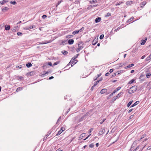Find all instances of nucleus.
I'll return each instance as SVG.
<instances>
[{
    "label": "nucleus",
    "instance_id": "obj_20",
    "mask_svg": "<svg viewBox=\"0 0 151 151\" xmlns=\"http://www.w3.org/2000/svg\"><path fill=\"white\" fill-rule=\"evenodd\" d=\"M23 88V87H18L17 88L16 90V91L18 92L19 91H21L22 90Z\"/></svg>",
    "mask_w": 151,
    "mask_h": 151
},
{
    "label": "nucleus",
    "instance_id": "obj_55",
    "mask_svg": "<svg viewBox=\"0 0 151 151\" xmlns=\"http://www.w3.org/2000/svg\"><path fill=\"white\" fill-rule=\"evenodd\" d=\"M113 69H110V70H109V72L110 73H111L112 72H113Z\"/></svg>",
    "mask_w": 151,
    "mask_h": 151
},
{
    "label": "nucleus",
    "instance_id": "obj_29",
    "mask_svg": "<svg viewBox=\"0 0 151 151\" xmlns=\"http://www.w3.org/2000/svg\"><path fill=\"white\" fill-rule=\"evenodd\" d=\"M17 34L18 36H22V33L21 32H18L17 33Z\"/></svg>",
    "mask_w": 151,
    "mask_h": 151
},
{
    "label": "nucleus",
    "instance_id": "obj_26",
    "mask_svg": "<svg viewBox=\"0 0 151 151\" xmlns=\"http://www.w3.org/2000/svg\"><path fill=\"white\" fill-rule=\"evenodd\" d=\"M89 2H90V3L91 4H92L93 3H97V1L96 0H92L91 1H90Z\"/></svg>",
    "mask_w": 151,
    "mask_h": 151
},
{
    "label": "nucleus",
    "instance_id": "obj_10",
    "mask_svg": "<svg viewBox=\"0 0 151 151\" xmlns=\"http://www.w3.org/2000/svg\"><path fill=\"white\" fill-rule=\"evenodd\" d=\"M101 20V17H98L96 18L95 19V22L96 23H98Z\"/></svg>",
    "mask_w": 151,
    "mask_h": 151
},
{
    "label": "nucleus",
    "instance_id": "obj_5",
    "mask_svg": "<svg viewBox=\"0 0 151 151\" xmlns=\"http://www.w3.org/2000/svg\"><path fill=\"white\" fill-rule=\"evenodd\" d=\"M122 92L119 93L116 96H114V101H115L117 98L119 97L122 94Z\"/></svg>",
    "mask_w": 151,
    "mask_h": 151
},
{
    "label": "nucleus",
    "instance_id": "obj_50",
    "mask_svg": "<svg viewBox=\"0 0 151 151\" xmlns=\"http://www.w3.org/2000/svg\"><path fill=\"white\" fill-rule=\"evenodd\" d=\"M106 120V119H103L102 121H101V122H100V124H102L105 121V120Z\"/></svg>",
    "mask_w": 151,
    "mask_h": 151
},
{
    "label": "nucleus",
    "instance_id": "obj_16",
    "mask_svg": "<svg viewBox=\"0 0 151 151\" xmlns=\"http://www.w3.org/2000/svg\"><path fill=\"white\" fill-rule=\"evenodd\" d=\"M78 62V60H72V65L71 67L73 66V65L75 64H76Z\"/></svg>",
    "mask_w": 151,
    "mask_h": 151
},
{
    "label": "nucleus",
    "instance_id": "obj_27",
    "mask_svg": "<svg viewBox=\"0 0 151 151\" xmlns=\"http://www.w3.org/2000/svg\"><path fill=\"white\" fill-rule=\"evenodd\" d=\"M8 8H7V7H4V8L2 9V11L4 12H5L6 11H7L8 10Z\"/></svg>",
    "mask_w": 151,
    "mask_h": 151
},
{
    "label": "nucleus",
    "instance_id": "obj_4",
    "mask_svg": "<svg viewBox=\"0 0 151 151\" xmlns=\"http://www.w3.org/2000/svg\"><path fill=\"white\" fill-rule=\"evenodd\" d=\"M124 72L123 70H120L119 71L116 72V73H114L112 75L111 77H114L116 75H119L121 73H123Z\"/></svg>",
    "mask_w": 151,
    "mask_h": 151
},
{
    "label": "nucleus",
    "instance_id": "obj_34",
    "mask_svg": "<svg viewBox=\"0 0 151 151\" xmlns=\"http://www.w3.org/2000/svg\"><path fill=\"white\" fill-rule=\"evenodd\" d=\"M62 53L64 55H66L68 53V52L66 51H63L62 52Z\"/></svg>",
    "mask_w": 151,
    "mask_h": 151
},
{
    "label": "nucleus",
    "instance_id": "obj_24",
    "mask_svg": "<svg viewBox=\"0 0 151 151\" xmlns=\"http://www.w3.org/2000/svg\"><path fill=\"white\" fill-rule=\"evenodd\" d=\"M79 55V54H77L74 56L72 59L71 60H75V59L77 58L78 55Z\"/></svg>",
    "mask_w": 151,
    "mask_h": 151
},
{
    "label": "nucleus",
    "instance_id": "obj_25",
    "mask_svg": "<svg viewBox=\"0 0 151 151\" xmlns=\"http://www.w3.org/2000/svg\"><path fill=\"white\" fill-rule=\"evenodd\" d=\"M134 19V17H131V18H130L129 19H128L127 21V22H130L132 20H133V19Z\"/></svg>",
    "mask_w": 151,
    "mask_h": 151
},
{
    "label": "nucleus",
    "instance_id": "obj_13",
    "mask_svg": "<svg viewBox=\"0 0 151 151\" xmlns=\"http://www.w3.org/2000/svg\"><path fill=\"white\" fill-rule=\"evenodd\" d=\"M107 91V89L106 88H104L102 89L101 91V94H104Z\"/></svg>",
    "mask_w": 151,
    "mask_h": 151
},
{
    "label": "nucleus",
    "instance_id": "obj_49",
    "mask_svg": "<svg viewBox=\"0 0 151 151\" xmlns=\"http://www.w3.org/2000/svg\"><path fill=\"white\" fill-rule=\"evenodd\" d=\"M123 2H120L119 3L116 4L115 5L116 6H117L118 5H120L121 3H122Z\"/></svg>",
    "mask_w": 151,
    "mask_h": 151
},
{
    "label": "nucleus",
    "instance_id": "obj_39",
    "mask_svg": "<svg viewBox=\"0 0 151 151\" xmlns=\"http://www.w3.org/2000/svg\"><path fill=\"white\" fill-rule=\"evenodd\" d=\"M84 27H82L81 29H80L79 30H78L79 31V32H81L83 31L84 30Z\"/></svg>",
    "mask_w": 151,
    "mask_h": 151
},
{
    "label": "nucleus",
    "instance_id": "obj_43",
    "mask_svg": "<svg viewBox=\"0 0 151 151\" xmlns=\"http://www.w3.org/2000/svg\"><path fill=\"white\" fill-rule=\"evenodd\" d=\"M96 86V84L95 85H93V86H92V87L91 88V91H92L94 87H95Z\"/></svg>",
    "mask_w": 151,
    "mask_h": 151
},
{
    "label": "nucleus",
    "instance_id": "obj_11",
    "mask_svg": "<svg viewBox=\"0 0 151 151\" xmlns=\"http://www.w3.org/2000/svg\"><path fill=\"white\" fill-rule=\"evenodd\" d=\"M74 41L73 39H70L68 40V42L69 45H72L74 43Z\"/></svg>",
    "mask_w": 151,
    "mask_h": 151
},
{
    "label": "nucleus",
    "instance_id": "obj_44",
    "mask_svg": "<svg viewBox=\"0 0 151 151\" xmlns=\"http://www.w3.org/2000/svg\"><path fill=\"white\" fill-rule=\"evenodd\" d=\"M93 128H91L90 129V130L88 131V133H91V132L93 130Z\"/></svg>",
    "mask_w": 151,
    "mask_h": 151
},
{
    "label": "nucleus",
    "instance_id": "obj_33",
    "mask_svg": "<svg viewBox=\"0 0 151 151\" xmlns=\"http://www.w3.org/2000/svg\"><path fill=\"white\" fill-rule=\"evenodd\" d=\"M134 81L135 80L134 79H132L129 81V83L130 84H132L133 83H134Z\"/></svg>",
    "mask_w": 151,
    "mask_h": 151
},
{
    "label": "nucleus",
    "instance_id": "obj_9",
    "mask_svg": "<svg viewBox=\"0 0 151 151\" xmlns=\"http://www.w3.org/2000/svg\"><path fill=\"white\" fill-rule=\"evenodd\" d=\"M105 130L104 128H101L99 132V134L100 135H101L103 134H104L105 132Z\"/></svg>",
    "mask_w": 151,
    "mask_h": 151
},
{
    "label": "nucleus",
    "instance_id": "obj_58",
    "mask_svg": "<svg viewBox=\"0 0 151 151\" xmlns=\"http://www.w3.org/2000/svg\"><path fill=\"white\" fill-rule=\"evenodd\" d=\"M111 15V14L109 13H108L107 15V16H110Z\"/></svg>",
    "mask_w": 151,
    "mask_h": 151
},
{
    "label": "nucleus",
    "instance_id": "obj_51",
    "mask_svg": "<svg viewBox=\"0 0 151 151\" xmlns=\"http://www.w3.org/2000/svg\"><path fill=\"white\" fill-rule=\"evenodd\" d=\"M133 110V109H129L128 111V113H130V112H131L132 110Z\"/></svg>",
    "mask_w": 151,
    "mask_h": 151
},
{
    "label": "nucleus",
    "instance_id": "obj_3",
    "mask_svg": "<svg viewBox=\"0 0 151 151\" xmlns=\"http://www.w3.org/2000/svg\"><path fill=\"white\" fill-rule=\"evenodd\" d=\"M65 130V128L63 127H62L61 128L60 130L56 134V136H58L60 135L63 131Z\"/></svg>",
    "mask_w": 151,
    "mask_h": 151
},
{
    "label": "nucleus",
    "instance_id": "obj_56",
    "mask_svg": "<svg viewBox=\"0 0 151 151\" xmlns=\"http://www.w3.org/2000/svg\"><path fill=\"white\" fill-rule=\"evenodd\" d=\"M109 74H110V73H109V72L107 73H106L105 76H108L109 75Z\"/></svg>",
    "mask_w": 151,
    "mask_h": 151
},
{
    "label": "nucleus",
    "instance_id": "obj_37",
    "mask_svg": "<svg viewBox=\"0 0 151 151\" xmlns=\"http://www.w3.org/2000/svg\"><path fill=\"white\" fill-rule=\"evenodd\" d=\"M18 27L17 26L14 27V28L13 29L12 31H16L17 28Z\"/></svg>",
    "mask_w": 151,
    "mask_h": 151
},
{
    "label": "nucleus",
    "instance_id": "obj_22",
    "mask_svg": "<svg viewBox=\"0 0 151 151\" xmlns=\"http://www.w3.org/2000/svg\"><path fill=\"white\" fill-rule=\"evenodd\" d=\"M79 31L78 30H75L73 32L72 34L75 35L79 33Z\"/></svg>",
    "mask_w": 151,
    "mask_h": 151
},
{
    "label": "nucleus",
    "instance_id": "obj_18",
    "mask_svg": "<svg viewBox=\"0 0 151 151\" xmlns=\"http://www.w3.org/2000/svg\"><path fill=\"white\" fill-rule=\"evenodd\" d=\"M26 66L28 68H29L31 67L32 65L30 63H28L26 64Z\"/></svg>",
    "mask_w": 151,
    "mask_h": 151
},
{
    "label": "nucleus",
    "instance_id": "obj_52",
    "mask_svg": "<svg viewBox=\"0 0 151 151\" xmlns=\"http://www.w3.org/2000/svg\"><path fill=\"white\" fill-rule=\"evenodd\" d=\"M76 50L77 52H79L80 50L78 48L76 49Z\"/></svg>",
    "mask_w": 151,
    "mask_h": 151
},
{
    "label": "nucleus",
    "instance_id": "obj_31",
    "mask_svg": "<svg viewBox=\"0 0 151 151\" xmlns=\"http://www.w3.org/2000/svg\"><path fill=\"white\" fill-rule=\"evenodd\" d=\"M78 48L80 50H81L83 48V47H82V46H81L80 44H78Z\"/></svg>",
    "mask_w": 151,
    "mask_h": 151
},
{
    "label": "nucleus",
    "instance_id": "obj_12",
    "mask_svg": "<svg viewBox=\"0 0 151 151\" xmlns=\"http://www.w3.org/2000/svg\"><path fill=\"white\" fill-rule=\"evenodd\" d=\"M146 2L145 1H143L140 4V6L142 8L146 4Z\"/></svg>",
    "mask_w": 151,
    "mask_h": 151
},
{
    "label": "nucleus",
    "instance_id": "obj_42",
    "mask_svg": "<svg viewBox=\"0 0 151 151\" xmlns=\"http://www.w3.org/2000/svg\"><path fill=\"white\" fill-rule=\"evenodd\" d=\"M93 146H94V145L93 143L91 144H90L89 145V147L90 148H93Z\"/></svg>",
    "mask_w": 151,
    "mask_h": 151
},
{
    "label": "nucleus",
    "instance_id": "obj_2",
    "mask_svg": "<svg viewBox=\"0 0 151 151\" xmlns=\"http://www.w3.org/2000/svg\"><path fill=\"white\" fill-rule=\"evenodd\" d=\"M67 44V40H62L60 41V44L61 45H64Z\"/></svg>",
    "mask_w": 151,
    "mask_h": 151
},
{
    "label": "nucleus",
    "instance_id": "obj_1",
    "mask_svg": "<svg viewBox=\"0 0 151 151\" xmlns=\"http://www.w3.org/2000/svg\"><path fill=\"white\" fill-rule=\"evenodd\" d=\"M137 86H134L131 87L128 90V92L129 94L134 93L137 90Z\"/></svg>",
    "mask_w": 151,
    "mask_h": 151
},
{
    "label": "nucleus",
    "instance_id": "obj_54",
    "mask_svg": "<svg viewBox=\"0 0 151 151\" xmlns=\"http://www.w3.org/2000/svg\"><path fill=\"white\" fill-rule=\"evenodd\" d=\"M98 78V77H97V76H95L94 78H93V79H94V81L96 80Z\"/></svg>",
    "mask_w": 151,
    "mask_h": 151
},
{
    "label": "nucleus",
    "instance_id": "obj_47",
    "mask_svg": "<svg viewBox=\"0 0 151 151\" xmlns=\"http://www.w3.org/2000/svg\"><path fill=\"white\" fill-rule=\"evenodd\" d=\"M62 1H59L58 2V3L56 5V7H57V6L59 5L61 2Z\"/></svg>",
    "mask_w": 151,
    "mask_h": 151
},
{
    "label": "nucleus",
    "instance_id": "obj_46",
    "mask_svg": "<svg viewBox=\"0 0 151 151\" xmlns=\"http://www.w3.org/2000/svg\"><path fill=\"white\" fill-rule=\"evenodd\" d=\"M23 79V77L21 76H19V80H21Z\"/></svg>",
    "mask_w": 151,
    "mask_h": 151
},
{
    "label": "nucleus",
    "instance_id": "obj_35",
    "mask_svg": "<svg viewBox=\"0 0 151 151\" xmlns=\"http://www.w3.org/2000/svg\"><path fill=\"white\" fill-rule=\"evenodd\" d=\"M60 62L59 61H57L56 62H55V63H54V64H53V66H55V65H57V64H59V63H60Z\"/></svg>",
    "mask_w": 151,
    "mask_h": 151
},
{
    "label": "nucleus",
    "instance_id": "obj_32",
    "mask_svg": "<svg viewBox=\"0 0 151 151\" xmlns=\"http://www.w3.org/2000/svg\"><path fill=\"white\" fill-rule=\"evenodd\" d=\"M133 102V101H130L127 104V106L128 107H129L132 104V102Z\"/></svg>",
    "mask_w": 151,
    "mask_h": 151
},
{
    "label": "nucleus",
    "instance_id": "obj_14",
    "mask_svg": "<svg viewBox=\"0 0 151 151\" xmlns=\"http://www.w3.org/2000/svg\"><path fill=\"white\" fill-rule=\"evenodd\" d=\"M50 42L49 41H46V42H41L39 43V44H37V45H40V44H45L48 43Z\"/></svg>",
    "mask_w": 151,
    "mask_h": 151
},
{
    "label": "nucleus",
    "instance_id": "obj_45",
    "mask_svg": "<svg viewBox=\"0 0 151 151\" xmlns=\"http://www.w3.org/2000/svg\"><path fill=\"white\" fill-rule=\"evenodd\" d=\"M72 60H71L69 62V63H68V64L66 66V67H67L70 64L72 65Z\"/></svg>",
    "mask_w": 151,
    "mask_h": 151
},
{
    "label": "nucleus",
    "instance_id": "obj_60",
    "mask_svg": "<svg viewBox=\"0 0 151 151\" xmlns=\"http://www.w3.org/2000/svg\"><path fill=\"white\" fill-rule=\"evenodd\" d=\"M99 81H96V83L95 84H94V85H95L96 84V85L97 84L99 83Z\"/></svg>",
    "mask_w": 151,
    "mask_h": 151
},
{
    "label": "nucleus",
    "instance_id": "obj_63",
    "mask_svg": "<svg viewBox=\"0 0 151 151\" xmlns=\"http://www.w3.org/2000/svg\"><path fill=\"white\" fill-rule=\"evenodd\" d=\"M94 41H93V43H92L93 45H95L96 44V42H94Z\"/></svg>",
    "mask_w": 151,
    "mask_h": 151
},
{
    "label": "nucleus",
    "instance_id": "obj_30",
    "mask_svg": "<svg viewBox=\"0 0 151 151\" xmlns=\"http://www.w3.org/2000/svg\"><path fill=\"white\" fill-rule=\"evenodd\" d=\"M73 37L72 35H68L66 36V37L67 38H70L72 37Z\"/></svg>",
    "mask_w": 151,
    "mask_h": 151
},
{
    "label": "nucleus",
    "instance_id": "obj_28",
    "mask_svg": "<svg viewBox=\"0 0 151 151\" xmlns=\"http://www.w3.org/2000/svg\"><path fill=\"white\" fill-rule=\"evenodd\" d=\"M10 29V26L9 25H8L7 27L6 26L5 27V29L6 30H8Z\"/></svg>",
    "mask_w": 151,
    "mask_h": 151
},
{
    "label": "nucleus",
    "instance_id": "obj_40",
    "mask_svg": "<svg viewBox=\"0 0 151 151\" xmlns=\"http://www.w3.org/2000/svg\"><path fill=\"white\" fill-rule=\"evenodd\" d=\"M104 35L102 34V35H101L100 36V39L101 40L102 39H103V38H104Z\"/></svg>",
    "mask_w": 151,
    "mask_h": 151
},
{
    "label": "nucleus",
    "instance_id": "obj_23",
    "mask_svg": "<svg viewBox=\"0 0 151 151\" xmlns=\"http://www.w3.org/2000/svg\"><path fill=\"white\" fill-rule=\"evenodd\" d=\"M35 74V72L32 71L30 72L29 73H28V74L29 76H32L34 75V74Z\"/></svg>",
    "mask_w": 151,
    "mask_h": 151
},
{
    "label": "nucleus",
    "instance_id": "obj_41",
    "mask_svg": "<svg viewBox=\"0 0 151 151\" xmlns=\"http://www.w3.org/2000/svg\"><path fill=\"white\" fill-rule=\"evenodd\" d=\"M121 88V87H118L115 90L117 92L119 90H120Z\"/></svg>",
    "mask_w": 151,
    "mask_h": 151
},
{
    "label": "nucleus",
    "instance_id": "obj_38",
    "mask_svg": "<svg viewBox=\"0 0 151 151\" xmlns=\"http://www.w3.org/2000/svg\"><path fill=\"white\" fill-rule=\"evenodd\" d=\"M10 3L11 4H14V5H15L17 4V2L15 1H11Z\"/></svg>",
    "mask_w": 151,
    "mask_h": 151
},
{
    "label": "nucleus",
    "instance_id": "obj_8",
    "mask_svg": "<svg viewBox=\"0 0 151 151\" xmlns=\"http://www.w3.org/2000/svg\"><path fill=\"white\" fill-rule=\"evenodd\" d=\"M147 40V37L145 38V40H141L140 44L141 45H143L145 44L146 42V41Z\"/></svg>",
    "mask_w": 151,
    "mask_h": 151
},
{
    "label": "nucleus",
    "instance_id": "obj_53",
    "mask_svg": "<svg viewBox=\"0 0 151 151\" xmlns=\"http://www.w3.org/2000/svg\"><path fill=\"white\" fill-rule=\"evenodd\" d=\"M48 136H49V134H47L45 136V137H44V139H46V138L48 137Z\"/></svg>",
    "mask_w": 151,
    "mask_h": 151
},
{
    "label": "nucleus",
    "instance_id": "obj_6",
    "mask_svg": "<svg viewBox=\"0 0 151 151\" xmlns=\"http://www.w3.org/2000/svg\"><path fill=\"white\" fill-rule=\"evenodd\" d=\"M47 65L52 66V63L50 62H48L47 63H45L43 66V68H45Z\"/></svg>",
    "mask_w": 151,
    "mask_h": 151
},
{
    "label": "nucleus",
    "instance_id": "obj_61",
    "mask_svg": "<svg viewBox=\"0 0 151 151\" xmlns=\"http://www.w3.org/2000/svg\"><path fill=\"white\" fill-rule=\"evenodd\" d=\"M101 73L98 74L97 75V77L99 78V77H100L101 76Z\"/></svg>",
    "mask_w": 151,
    "mask_h": 151
},
{
    "label": "nucleus",
    "instance_id": "obj_21",
    "mask_svg": "<svg viewBox=\"0 0 151 151\" xmlns=\"http://www.w3.org/2000/svg\"><path fill=\"white\" fill-rule=\"evenodd\" d=\"M85 135L86 134L85 133H83L80 136V138L81 139H82L83 137L85 136Z\"/></svg>",
    "mask_w": 151,
    "mask_h": 151
},
{
    "label": "nucleus",
    "instance_id": "obj_62",
    "mask_svg": "<svg viewBox=\"0 0 151 151\" xmlns=\"http://www.w3.org/2000/svg\"><path fill=\"white\" fill-rule=\"evenodd\" d=\"M84 116H83L82 117L81 119V120L82 121V120H83V119H84Z\"/></svg>",
    "mask_w": 151,
    "mask_h": 151
},
{
    "label": "nucleus",
    "instance_id": "obj_59",
    "mask_svg": "<svg viewBox=\"0 0 151 151\" xmlns=\"http://www.w3.org/2000/svg\"><path fill=\"white\" fill-rule=\"evenodd\" d=\"M53 78H54V77L53 76H52L51 77H50L49 78V80H51V79H53Z\"/></svg>",
    "mask_w": 151,
    "mask_h": 151
},
{
    "label": "nucleus",
    "instance_id": "obj_57",
    "mask_svg": "<svg viewBox=\"0 0 151 151\" xmlns=\"http://www.w3.org/2000/svg\"><path fill=\"white\" fill-rule=\"evenodd\" d=\"M17 68H22V65H20L17 66Z\"/></svg>",
    "mask_w": 151,
    "mask_h": 151
},
{
    "label": "nucleus",
    "instance_id": "obj_17",
    "mask_svg": "<svg viewBox=\"0 0 151 151\" xmlns=\"http://www.w3.org/2000/svg\"><path fill=\"white\" fill-rule=\"evenodd\" d=\"M8 1L7 0H3V1H0V3L2 5H3L5 3H6V2H7Z\"/></svg>",
    "mask_w": 151,
    "mask_h": 151
},
{
    "label": "nucleus",
    "instance_id": "obj_15",
    "mask_svg": "<svg viewBox=\"0 0 151 151\" xmlns=\"http://www.w3.org/2000/svg\"><path fill=\"white\" fill-rule=\"evenodd\" d=\"M139 103V101H136L134 104L132 105V106H131L130 108L133 107L136 105L138 104Z\"/></svg>",
    "mask_w": 151,
    "mask_h": 151
},
{
    "label": "nucleus",
    "instance_id": "obj_64",
    "mask_svg": "<svg viewBox=\"0 0 151 151\" xmlns=\"http://www.w3.org/2000/svg\"><path fill=\"white\" fill-rule=\"evenodd\" d=\"M133 116H134L133 115H132L131 116H130L129 118L130 119H132V118H133Z\"/></svg>",
    "mask_w": 151,
    "mask_h": 151
},
{
    "label": "nucleus",
    "instance_id": "obj_19",
    "mask_svg": "<svg viewBox=\"0 0 151 151\" xmlns=\"http://www.w3.org/2000/svg\"><path fill=\"white\" fill-rule=\"evenodd\" d=\"M134 65V64H133L132 63V64H129L128 65L127 67H126L125 68H131V67H132Z\"/></svg>",
    "mask_w": 151,
    "mask_h": 151
},
{
    "label": "nucleus",
    "instance_id": "obj_48",
    "mask_svg": "<svg viewBox=\"0 0 151 151\" xmlns=\"http://www.w3.org/2000/svg\"><path fill=\"white\" fill-rule=\"evenodd\" d=\"M47 17V16L46 15H43L42 17V18L43 19H45V18L46 17Z\"/></svg>",
    "mask_w": 151,
    "mask_h": 151
},
{
    "label": "nucleus",
    "instance_id": "obj_36",
    "mask_svg": "<svg viewBox=\"0 0 151 151\" xmlns=\"http://www.w3.org/2000/svg\"><path fill=\"white\" fill-rule=\"evenodd\" d=\"M142 139V138H141L139 140H136L133 143V145H134V144L135 145L136 143H137V142L138 141L139 142V141H140V140H141V139Z\"/></svg>",
    "mask_w": 151,
    "mask_h": 151
},
{
    "label": "nucleus",
    "instance_id": "obj_7",
    "mask_svg": "<svg viewBox=\"0 0 151 151\" xmlns=\"http://www.w3.org/2000/svg\"><path fill=\"white\" fill-rule=\"evenodd\" d=\"M147 73L146 74V77L147 78H149L151 76V74L150 73L149 70H147L146 71Z\"/></svg>",
    "mask_w": 151,
    "mask_h": 151
}]
</instances>
